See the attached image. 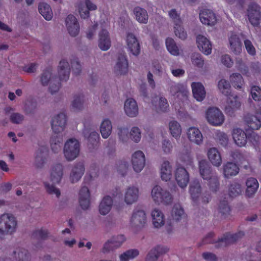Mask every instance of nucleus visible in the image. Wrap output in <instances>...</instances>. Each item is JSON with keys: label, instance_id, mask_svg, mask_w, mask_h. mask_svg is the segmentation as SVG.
Wrapping results in <instances>:
<instances>
[{"label": "nucleus", "instance_id": "56", "mask_svg": "<svg viewBox=\"0 0 261 261\" xmlns=\"http://www.w3.org/2000/svg\"><path fill=\"white\" fill-rule=\"evenodd\" d=\"M43 184L47 193L50 195H55L57 197H60L61 192L59 188H57L53 184H51L47 181L44 182Z\"/></svg>", "mask_w": 261, "mask_h": 261}, {"label": "nucleus", "instance_id": "45", "mask_svg": "<svg viewBox=\"0 0 261 261\" xmlns=\"http://www.w3.org/2000/svg\"><path fill=\"white\" fill-rule=\"evenodd\" d=\"M154 101L158 102V104H155V106L156 111L158 112L166 113L169 111V105L166 98L163 97H156L154 100L152 101L153 104Z\"/></svg>", "mask_w": 261, "mask_h": 261}, {"label": "nucleus", "instance_id": "21", "mask_svg": "<svg viewBox=\"0 0 261 261\" xmlns=\"http://www.w3.org/2000/svg\"><path fill=\"white\" fill-rule=\"evenodd\" d=\"M239 171L240 169L238 165L231 161L225 163L222 167V174L223 177L226 179H230L236 176Z\"/></svg>", "mask_w": 261, "mask_h": 261}, {"label": "nucleus", "instance_id": "30", "mask_svg": "<svg viewBox=\"0 0 261 261\" xmlns=\"http://www.w3.org/2000/svg\"><path fill=\"white\" fill-rule=\"evenodd\" d=\"M124 110L126 115L129 117H135L139 113L137 102L133 98H128L125 100Z\"/></svg>", "mask_w": 261, "mask_h": 261}, {"label": "nucleus", "instance_id": "34", "mask_svg": "<svg viewBox=\"0 0 261 261\" xmlns=\"http://www.w3.org/2000/svg\"><path fill=\"white\" fill-rule=\"evenodd\" d=\"M70 68L69 63L65 59L62 60L58 67V74L61 81H66L69 77Z\"/></svg>", "mask_w": 261, "mask_h": 261}, {"label": "nucleus", "instance_id": "57", "mask_svg": "<svg viewBox=\"0 0 261 261\" xmlns=\"http://www.w3.org/2000/svg\"><path fill=\"white\" fill-rule=\"evenodd\" d=\"M130 139L136 143H138L141 139V132L137 126H133L129 132Z\"/></svg>", "mask_w": 261, "mask_h": 261}, {"label": "nucleus", "instance_id": "37", "mask_svg": "<svg viewBox=\"0 0 261 261\" xmlns=\"http://www.w3.org/2000/svg\"><path fill=\"white\" fill-rule=\"evenodd\" d=\"M199 170L200 176L204 180H207L210 179L212 176H215L212 172L211 167L205 160L199 161Z\"/></svg>", "mask_w": 261, "mask_h": 261}, {"label": "nucleus", "instance_id": "7", "mask_svg": "<svg viewBox=\"0 0 261 261\" xmlns=\"http://www.w3.org/2000/svg\"><path fill=\"white\" fill-rule=\"evenodd\" d=\"M140 191L139 188L136 186H129L123 191V201L127 205H132L138 201Z\"/></svg>", "mask_w": 261, "mask_h": 261}, {"label": "nucleus", "instance_id": "43", "mask_svg": "<svg viewBox=\"0 0 261 261\" xmlns=\"http://www.w3.org/2000/svg\"><path fill=\"white\" fill-rule=\"evenodd\" d=\"M112 130V124L109 119H104L100 125V132L103 138H108L111 134Z\"/></svg>", "mask_w": 261, "mask_h": 261}, {"label": "nucleus", "instance_id": "54", "mask_svg": "<svg viewBox=\"0 0 261 261\" xmlns=\"http://www.w3.org/2000/svg\"><path fill=\"white\" fill-rule=\"evenodd\" d=\"M230 81L232 85L237 89H241L244 84V80L239 73H233L230 76Z\"/></svg>", "mask_w": 261, "mask_h": 261}, {"label": "nucleus", "instance_id": "47", "mask_svg": "<svg viewBox=\"0 0 261 261\" xmlns=\"http://www.w3.org/2000/svg\"><path fill=\"white\" fill-rule=\"evenodd\" d=\"M13 258L16 261H29L30 255L24 248H17L13 252Z\"/></svg>", "mask_w": 261, "mask_h": 261}, {"label": "nucleus", "instance_id": "28", "mask_svg": "<svg viewBox=\"0 0 261 261\" xmlns=\"http://www.w3.org/2000/svg\"><path fill=\"white\" fill-rule=\"evenodd\" d=\"M196 42L199 49L204 54L208 55L211 54L212 46L210 40L206 37L199 35L197 36Z\"/></svg>", "mask_w": 261, "mask_h": 261}, {"label": "nucleus", "instance_id": "9", "mask_svg": "<svg viewBox=\"0 0 261 261\" xmlns=\"http://www.w3.org/2000/svg\"><path fill=\"white\" fill-rule=\"evenodd\" d=\"M113 71L117 75H124L128 71V61L126 55L119 54L113 67Z\"/></svg>", "mask_w": 261, "mask_h": 261}, {"label": "nucleus", "instance_id": "3", "mask_svg": "<svg viewBox=\"0 0 261 261\" xmlns=\"http://www.w3.org/2000/svg\"><path fill=\"white\" fill-rule=\"evenodd\" d=\"M109 17L106 15V21L101 23V30L98 33V45L103 51L108 50L111 46V41L109 32L107 30L109 26Z\"/></svg>", "mask_w": 261, "mask_h": 261}, {"label": "nucleus", "instance_id": "24", "mask_svg": "<svg viewBox=\"0 0 261 261\" xmlns=\"http://www.w3.org/2000/svg\"><path fill=\"white\" fill-rule=\"evenodd\" d=\"M152 223L155 228H160L165 224V216L159 208L152 209L150 212Z\"/></svg>", "mask_w": 261, "mask_h": 261}, {"label": "nucleus", "instance_id": "18", "mask_svg": "<svg viewBox=\"0 0 261 261\" xmlns=\"http://www.w3.org/2000/svg\"><path fill=\"white\" fill-rule=\"evenodd\" d=\"M175 179L178 186L184 189L189 183V174L185 168L178 166L175 171Z\"/></svg>", "mask_w": 261, "mask_h": 261}, {"label": "nucleus", "instance_id": "44", "mask_svg": "<svg viewBox=\"0 0 261 261\" xmlns=\"http://www.w3.org/2000/svg\"><path fill=\"white\" fill-rule=\"evenodd\" d=\"M245 121L252 129L257 130L261 127L260 120L256 115L247 114L245 117Z\"/></svg>", "mask_w": 261, "mask_h": 261}, {"label": "nucleus", "instance_id": "63", "mask_svg": "<svg viewBox=\"0 0 261 261\" xmlns=\"http://www.w3.org/2000/svg\"><path fill=\"white\" fill-rule=\"evenodd\" d=\"M128 133V129L126 127H119L118 128V136L120 140L123 142H126L129 140Z\"/></svg>", "mask_w": 261, "mask_h": 261}, {"label": "nucleus", "instance_id": "11", "mask_svg": "<svg viewBox=\"0 0 261 261\" xmlns=\"http://www.w3.org/2000/svg\"><path fill=\"white\" fill-rule=\"evenodd\" d=\"M125 42L128 51L132 55L137 57L141 51L140 45L136 36L131 33H127Z\"/></svg>", "mask_w": 261, "mask_h": 261}, {"label": "nucleus", "instance_id": "59", "mask_svg": "<svg viewBox=\"0 0 261 261\" xmlns=\"http://www.w3.org/2000/svg\"><path fill=\"white\" fill-rule=\"evenodd\" d=\"M218 88L222 93L228 95L230 93V85L228 81L225 80H221L218 85Z\"/></svg>", "mask_w": 261, "mask_h": 261}, {"label": "nucleus", "instance_id": "16", "mask_svg": "<svg viewBox=\"0 0 261 261\" xmlns=\"http://www.w3.org/2000/svg\"><path fill=\"white\" fill-rule=\"evenodd\" d=\"M132 164L135 172H140L145 165V156L140 150L135 151L132 155Z\"/></svg>", "mask_w": 261, "mask_h": 261}, {"label": "nucleus", "instance_id": "46", "mask_svg": "<svg viewBox=\"0 0 261 261\" xmlns=\"http://www.w3.org/2000/svg\"><path fill=\"white\" fill-rule=\"evenodd\" d=\"M50 147L52 151L58 153L61 149L63 142V137L59 134H54L50 139Z\"/></svg>", "mask_w": 261, "mask_h": 261}, {"label": "nucleus", "instance_id": "27", "mask_svg": "<svg viewBox=\"0 0 261 261\" xmlns=\"http://www.w3.org/2000/svg\"><path fill=\"white\" fill-rule=\"evenodd\" d=\"M169 250L167 247L158 245L152 248L148 253L145 261H156L161 254L167 253Z\"/></svg>", "mask_w": 261, "mask_h": 261}, {"label": "nucleus", "instance_id": "48", "mask_svg": "<svg viewBox=\"0 0 261 261\" xmlns=\"http://www.w3.org/2000/svg\"><path fill=\"white\" fill-rule=\"evenodd\" d=\"M166 45L167 50L173 56H178L180 51L174 40L171 38H167L166 41Z\"/></svg>", "mask_w": 261, "mask_h": 261}, {"label": "nucleus", "instance_id": "35", "mask_svg": "<svg viewBox=\"0 0 261 261\" xmlns=\"http://www.w3.org/2000/svg\"><path fill=\"white\" fill-rule=\"evenodd\" d=\"M244 236L242 232H239L236 234H228L220 239L217 243L218 247H225L231 244L238 241Z\"/></svg>", "mask_w": 261, "mask_h": 261}, {"label": "nucleus", "instance_id": "52", "mask_svg": "<svg viewBox=\"0 0 261 261\" xmlns=\"http://www.w3.org/2000/svg\"><path fill=\"white\" fill-rule=\"evenodd\" d=\"M173 148V144L169 139H164L161 142V149L164 154H170L172 153Z\"/></svg>", "mask_w": 261, "mask_h": 261}, {"label": "nucleus", "instance_id": "23", "mask_svg": "<svg viewBox=\"0 0 261 261\" xmlns=\"http://www.w3.org/2000/svg\"><path fill=\"white\" fill-rule=\"evenodd\" d=\"M85 172V167L83 163L74 164L71 167L69 179L70 181L74 184L78 182Z\"/></svg>", "mask_w": 261, "mask_h": 261}, {"label": "nucleus", "instance_id": "4", "mask_svg": "<svg viewBox=\"0 0 261 261\" xmlns=\"http://www.w3.org/2000/svg\"><path fill=\"white\" fill-rule=\"evenodd\" d=\"M207 122L214 126H221L225 121V116L222 112L218 108H209L205 113Z\"/></svg>", "mask_w": 261, "mask_h": 261}, {"label": "nucleus", "instance_id": "15", "mask_svg": "<svg viewBox=\"0 0 261 261\" xmlns=\"http://www.w3.org/2000/svg\"><path fill=\"white\" fill-rule=\"evenodd\" d=\"M241 106V102L238 96L230 95L228 96L224 111L227 115L232 116L234 112L239 110Z\"/></svg>", "mask_w": 261, "mask_h": 261}, {"label": "nucleus", "instance_id": "2", "mask_svg": "<svg viewBox=\"0 0 261 261\" xmlns=\"http://www.w3.org/2000/svg\"><path fill=\"white\" fill-rule=\"evenodd\" d=\"M80 151V144L75 138L68 139L63 147V154L65 159L68 161H72L77 158Z\"/></svg>", "mask_w": 261, "mask_h": 261}, {"label": "nucleus", "instance_id": "5", "mask_svg": "<svg viewBox=\"0 0 261 261\" xmlns=\"http://www.w3.org/2000/svg\"><path fill=\"white\" fill-rule=\"evenodd\" d=\"M0 226L6 231L7 234L14 233L16 231L17 227L16 217L10 213H4L1 215Z\"/></svg>", "mask_w": 261, "mask_h": 261}, {"label": "nucleus", "instance_id": "31", "mask_svg": "<svg viewBox=\"0 0 261 261\" xmlns=\"http://www.w3.org/2000/svg\"><path fill=\"white\" fill-rule=\"evenodd\" d=\"M207 156L212 164L216 167H220L222 162L221 154L216 147H212L208 149Z\"/></svg>", "mask_w": 261, "mask_h": 261}, {"label": "nucleus", "instance_id": "38", "mask_svg": "<svg viewBox=\"0 0 261 261\" xmlns=\"http://www.w3.org/2000/svg\"><path fill=\"white\" fill-rule=\"evenodd\" d=\"M133 14L136 21L142 24H147L149 19L147 11L140 7H136L133 10Z\"/></svg>", "mask_w": 261, "mask_h": 261}, {"label": "nucleus", "instance_id": "1", "mask_svg": "<svg viewBox=\"0 0 261 261\" xmlns=\"http://www.w3.org/2000/svg\"><path fill=\"white\" fill-rule=\"evenodd\" d=\"M150 197L152 200L158 205H168L173 201V196L171 193L158 185L152 187L150 191Z\"/></svg>", "mask_w": 261, "mask_h": 261}, {"label": "nucleus", "instance_id": "12", "mask_svg": "<svg viewBox=\"0 0 261 261\" xmlns=\"http://www.w3.org/2000/svg\"><path fill=\"white\" fill-rule=\"evenodd\" d=\"M66 124V116L64 113H60L55 115L51 120V128L54 134H59L62 133Z\"/></svg>", "mask_w": 261, "mask_h": 261}, {"label": "nucleus", "instance_id": "25", "mask_svg": "<svg viewBox=\"0 0 261 261\" xmlns=\"http://www.w3.org/2000/svg\"><path fill=\"white\" fill-rule=\"evenodd\" d=\"M172 166L170 162L164 160L160 166V175L162 180L168 181L172 177Z\"/></svg>", "mask_w": 261, "mask_h": 261}, {"label": "nucleus", "instance_id": "13", "mask_svg": "<svg viewBox=\"0 0 261 261\" xmlns=\"http://www.w3.org/2000/svg\"><path fill=\"white\" fill-rule=\"evenodd\" d=\"M65 27L72 37H76L80 32V24L77 18L72 14L68 15L65 19Z\"/></svg>", "mask_w": 261, "mask_h": 261}, {"label": "nucleus", "instance_id": "10", "mask_svg": "<svg viewBox=\"0 0 261 261\" xmlns=\"http://www.w3.org/2000/svg\"><path fill=\"white\" fill-rule=\"evenodd\" d=\"M75 7L83 19H86L89 17L90 11H94L97 9L96 5L91 0H81L76 3Z\"/></svg>", "mask_w": 261, "mask_h": 261}, {"label": "nucleus", "instance_id": "17", "mask_svg": "<svg viewBox=\"0 0 261 261\" xmlns=\"http://www.w3.org/2000/svg\"><path fill=\"white\" fill-rule=\"evenodd\" d=\"M229 48L236 55H239L242 52V42L240 34L231 32L228 36Z\"/></svg>", "mask_w": 261, "mask_h": 261}, {"label": "nucleus", "instance_id": "39", "mask_svg": "<svg viewBox=\"0 0 261 261\" xmlns=\"http://www.w3.org/2000/svg\"><path fill=\"white\" fill-rule=\"evenodd\" d=\"M168 128L170 135L176 140L180 139L182 128L180 123L176 120H172L169 122Z\"/></svg>", "mask_w": 261, "mask_h": 261}, {"label": "nucleus", "instance_id": "8", "mask_svg": "<svg viewBox=\"0 0 261 261\" xmlns=\"http://www.w3.org/2000/svg\"><path fill=\"white\" fill-rule=\"evenodd\" d=\"M125 241L126 238L123 234L114 236L104 244L101 252L103 253H107L117 249L120 247Z\"/></svg>", "mask_w": 261, "mask_h": 261}, {"label": "nucleus", "instance_id": "33", "mask_svg": "<svg viewBox=\"0 0 261 261\" xmlns=\"http://www.w3.org/2000/svg\"><path fill=\"white\" fill-rule=\"evenodd\" d=\"M201 22L205 25H213L217 21L216 17L214 12L208 9H203L199 13Z\"/></svg>", "mask_w": 261, "mask_h": 261}, {"label": "nucleus", "instance_id": "42", "mask_svg": "<svg viewBox=\"0 0 261 261\" xmlns=\"http://www.w3.org/2000/svg\"><path fill=\"white\" fill-rule=\"evenodd\" d=\"M38 10L41 15L46 20H50L53 16V13L50 6L44 2L39 3Z\"/></svg>", "mask_w": 261, "mask_h": 261}, {"label": "nucleus", "instance_id": "50", "mask_svg": "<svg viewBox=\"0 0 261 261\" xmlns=\"http://www.w3.org/2000/svg\"><path fill=\"white\" fill-rule=\"evenodd\" d=\"M242 192L241 185L237 182L230 184L228 188V194L231 197H236L240 195Z\"/></svg>", "mask_w": 261, "mask_h": 261}, {"label": "nucleus", "instance_id": "61", "mask_svg": "<svg viewBox=\"0 0 261 261\" xmlns=\"http://www.w3.org/2000/svg\"><path fill=\"white\" fill-rule=\"evenodd\" d=\"M250 94L252 98L257 101L261 100V87L253 85L250 88Z\"/></svg>", "mask_w": 261, "mask_h": 261}, {"label": "nucleus", "instance_id": "22", "mask_svg": "<svg viewBox=\"0 0 261 261\" xmlns=\"http://www.w3.org/2000/svg\"><path fill=\"white\" fill-rule=\"evenodd\" d=\"M187 136L190 142L200 145L203 143V135L196 127L191 126L187 129Z\"/></svg>", "mask_w": 261, "mask_h": 261}, {"label": "nucleus", "instance_id": "60", "mask_svg": "<svg viewBox=\"0 0 261 261\" xmlns=\"http://www.w3.org/2000/svg\"><path fill=\"white\" fill-rule=\"evenodd\" d=\"M44 155L42 149H38L35 153V164L38 168L42 167L44 163Z\"/></svg>", "mask_w": 261, "mask_h": 261}, {"label": "nucleus", "instance_id": "36", "mask_svg": "<svg viewBox=\"0 0 261 261\" xmlns=\"http://www.w3.org/2000/svg\"><path fill=\"white\" fill-rule=\"evenodd\" d=\"M191 87L194 97L198 101H202L206 95L203 85L199 82H193L191 84Z\"/></svg>", "mask_w": 261, "mask_h": 261}, {"label": "nucleus", "instance_id": "58", "mask_svg": "<svg viewBox=\"0 0 261 261\" xmlns=\"http://www.w3.org/2000/svg\"><path fill=\"white\" fill-rule=\"evenodd\" d=\"M180 160L185 164L187 167H193L194 165L193 158L191 153L189 152H186L185 153H182L179 156Z\"/></svg>", "mask_w": 261, "mask_h": 261}, {"label": "nucleus", "instance_id": "55", "mask_svg": "<svg viewBox=\"0 0 261 261\" xmlns=\"http://www.w3.org/2000/svg\"><path fill=\"white\" fill-rule=\"evenodd\" d=\"M182 24V23H176L175 25H174V33L176 37L184 40L187 37V33Z\"/></svg>", "mask_w": 261, "mask_h": 261}, {"label": "nucleus", "instance_id": "64", "mask_svg": "<svg viewBox=\"0 0 261 261\" xmlns=\"http://www.w3.org/2000/svg\"><path fill=\"white\" fill-rule=\"evenodd\" d=\"M168 15L170 18L174 23V25L176 23H182L181 19L180 13L174 9H172L168 11Z\"/></svg>", "mask_w": 261, "mask_h": 261}, {"label": "nucleus", "instance_id": "62", "mask_svg": "<svg viewBox=\"0 0 261 261\" xmlns=\"http://www.w3.org/2000/svg\"><path fill=\"white\" fill-rule=\"evenodd\" d=\"M218 210L222 215L225 216L229 214L230 208L228 205L227 200H224L220 201L218 206Z\"/></svg>", "mask_w": 261, "mask_h": 261}, {"label": "nucleus", "instance_id": "51", "mask_svg": "<svg viewBox=\"0 0 261 261\" xmlns=\"http://www.w3.org/2000/svg\"><path fill=\"white\" fill-rule=\"evenodd\" d=\"M207 186L210 190L213 192H217L220 188L219 178L217 175L212 176V177L207 180Z\"/></svg>", "mask_w": 261, "mask_h": 261}, {"label": "nucleus", "instance_id": "29", "mask_svg": "<svg viewBox=\"0 0 261 261\" xmlns=\"http://www.w3.org/2000/svg\"><path fill=\"white\" fill-rule=\"evenodd\" d=\"M231 134L233 140L237 145L243 147L246 144L248 137L243 130L239 128H234Z\"/></svg>", "mask_w": 261, "mask_h": 261}, {"label": "nucleus", "instance_id": "41", "mask_svg": "<svg viewBox=\"0 0 261 261\" xmlns=\"http://www.w3.org/2000/svg\"><path fill=\"white\" fill-rule=\"evenodd\" d=\"M246 185L247 187L246 194L249 197L254 195L259 187V184L257 180L255 178L252 177L247 180Z\"/></svg>", "mask_w": 261, "mask_h": 261}, {"label": "nucleus", "instance_id": "53", "mask_svg": "<svg viewBox=\"0 0 261 261\" xmlns=\"http://www.w3.org/2000/svg\"><path fill=\"white\" fill-rule=\"evenodd\" d=\"M84 98L83 95H76L72 101V107L75 111H80L84 108Z\"/></svg>", "mask_w": 261, "mask_h": 261}, {"label": "nucleus", "instance_id": "40", "mask_svg": "<svg viewBox=\"0 0 261 261\" xmlns=\"http://www.w3.org/2000/svg\"><path fill=\"white\" fill-rule=\"evenodd\" d=\"M190 193L192 200L197 202L201 193V187L199 181L195 180L192 181L190 186Z\"/></svg>", "mask_w": 261, "mask_h": 261}, {"label": "nucleus", "instance_id": "49", "mask_svg": "<svg viewBox=\"0 0 261 261\" xmlns=\"http://www.w3.org/2000/svg\"><path fill=\"white\" fill-rule=\"evenodd\" d=\"M173 219L176 221H179L186 218L184 210L180 205H175L172 212Z\"/></svg>", "mask_w": 261, "mask_h": 261}, {"label": "nucleus", "instance_id": "20", "mask_svg": "<svg viewBox=\"0 0 261 261\" xmlns=\"http://www.w3.org/2000/svg\"><path fill=\"white\" fill-rule=\"evenodd\" d=\"M79 202L82 209L88 210L91 205V195L89 188L83 186L79 192Z\"/></svg>", "mask_w": 261, "mask_h": 261}, {"label": "nucleus", "instance_id": "26", "mask_svg": "<svg viewBox=\"0 0 261 261\" xmlns=\"http://www.w3.org/2000/svg\"><path fill=\"white\" fill-rule=\"evenodd\" d=\"M64 175V167L62 164H56L51 167L50 173V180L53 184L61 182Z\"/></svg>", "mask_w": 261, "mask_h": 261}, {"label": "nucleus", "instance_id": "6", "mask_svg": "<svg viewBox=\"0 0 261 261\" xmlns=\"http://www.w3.org/2000/svg\"><path fill=\"white\" fill-rule=\"evenodd\" d=\"M147 221V215L145 211L142 209H135L132 214L130 223L132 227L141 229L145 226Z\"/></svg>", "mask_w": 261, "mask_h": 261}, {"label": "nucleus", "instance_id": "14", "mask_svg": "<svg viewBox=\"0 0 261 261\" xmlns=\"http://www.w3.org/2000/svg\"><path fill=\"white\" fill-rule=\"evenodd\" d=\"M170 92L177 102L178 99L182 101L187 99L188 90L187 86L182 84L178 83L172 86L170 88Z\"/></svg>", "mask_w": 261, "mask_h": 261}, {"label": "nucleus", "instance_id": "19", "mask_svg": "<svg viewBox=\"0 0 261 261\" xmlns=\"http://www.w3.org/2000/svg\"><path fill=\"white\" fill-rule=\"evenodd\" d=\"M247 15L251 23L253 25H257L261 17L260 8L255 3L251 4L247 9Z\"/></svg>", "mask_w": 261, "mask_h": 261}, {"label": "nucleus", "instance_id": "32", "mask_svg": "<svg viewBox=\"0 0 261 261\" xmlns=\"http://www.w3.org/2000/svg\"><path fill=\"white\" fill-rule=\"evenodd\" d=\"M113 205V198L110 196L103 197L98 205V212L102 216L108 215L111 211Z\"/></svg>", "mask_w": 261, "mask_h": 261}]
</instances>
